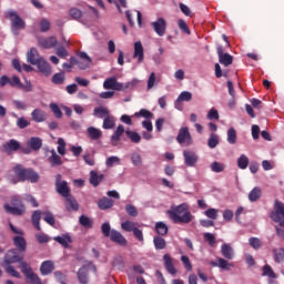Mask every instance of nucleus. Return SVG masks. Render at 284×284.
I'll list each match as a JSON object with an SVG mask.
<instances>
[{
	"label": "nucleus",
	"mask_w": 284,
	"mask_h": 284,
	"mask_svg": "<svg viewBox=\"0 0 284 284\" xmlns=\"http://www.w3.org/2000/svg\"><path fill=\"white\" fill-rule=\"evenodd\" d=\"M248 244L251 247H253V250H261V247H263V243H261V239L258 237L248 239Z\"/></svg>",
	"instance_id": "obj_48"
},
{
	"label": "nucleus",
	"mask_w": 284,
	"mask_h": 284,
	"mask_svg": "<svg viewBox=\"0 0 284 284\" xmlns=\"http://www.w3.org/2000/svg\"><path fill=\"white\" fill-rule=\"evenodd\" d=\"M55 191L63 199L70 196V186H68V182L63 180L61 174L55 175Z\"/></svg>",
	"instance_id": "obj_9"
},
{
	"label": "nucleus",
	"mask_w": 284,
	"mask_h": 284,
	"mask_svg": "<svg viewBox=\"0 0 284 284\" xmlns=\"http://www.w3.org/2000/svg\"><path fill=\"white\" fill-rule=\"evenodd\" d=\"M12 263H20V270L22 274L27 277L28 283L34 284L36 276L34 272H32V267H30V264L28 262L23 261V255H19L17 253V250H9L4 258L1 263V265H12Z\"/></svg>",
	"instance_id": "obj_1"
},
{
	"label": "nucleus",
	"mask_w": 284,
	"mask_h": 284,
	"mask_svg": "<svg viewBox=\"0 0 284 284\" xmlns=\"http://www.w3.org/2000/svg\"><path fill=\"white\" fill-rule=\"evenodd\" d=\"M57 43H59V41L57 40V37H54V36H51L49 38L38 39L39 48H42L44 50H50L52 48H57Z\"/></svg>",
	"instance_id": "obj_13"
},
{
	"label": "nucleus",
	"mask_w": 284,
	"mask_h": 284,
	"mask_svg": "<svg viewBox=\"0 0 284 284\" xmlns=\"http://www.w3.org/2000/svg\"><path fill=\"white\" fill-rule=\"evenodd\" d=\"M219 61L222 65L227 68L229 65H232L234 58L230 53H224V49L222 44H219L216 48Z\"/></svg>",
	"instance_id": "obj_11"
},
{
	"label": "nucleus",
	"mask_w": 284,
	"mask_h": 284,
	"mask_svg": "<svg viewBox=\"0 0 284 284\" xmlns=\"http://www.w3.org/2000/svg\"><path fill=\"white\" fill-rule=\"evenodd\" d=\"M6 19H9L11 22V32L17 37L19 36V30H24L26 29V22L23 19L19 17V13L14 10H9L6 13Z\"/></svg>",
	"instance_id": "obj_4"
},
{
	"label": "nucleus",
	"mask_w": 284,
	"mask_h": 284,
	"mask_svg": "<svg viewBox=\"0 0 284 284\" xmlns=\"http://www.w3.org/2000/svg\"><path fill=\"white\" fill-rule=\"evenodd\" d=\"M114 163H116L119 165V163H121V159L112 155V156L108 158L105 161L106 168H112L114 165Z\"/></svg>",
	"instance_id": "obj_59"
},
{
	"label": "nucleus",
	"mask_w": 284,
	"mask_h": 284,
	"mask_svg": "<svg viewBox=\"0 0 284 284\" xmlns=\"http://www.w3.org/2000/svg\"><path fill=\"white\" fill-rule=\"evenodd\" d=\"M151 26L158 37L165 36V30H168V22H165V19L159 18L156 21L151 22Z\"/></svg>",
	"instance_id": "obj_12"
},
{
	"label": "nucleus",
	"mask_w": 284,
	"mask_h": 284,
	"mask_svg": "<svg viewBox=\"0 0 284 284\" xmlns=\"http://www.w3.org/2000/svg\"><path fill=\"white\" fill-rule=\"evenodd\" d=\"M53 276H54V278H55V281H57L58 283H61V284L65 283V274H63V272H61V271H55V272L53 273Z\"/></svg>",
	"instance_id": "obj_63"
},
{
	"label": "nucleus",
	"mask_w": 284,
	"mask_h": 284,
	"mask_svg": "<svg viewBox=\"0 0 284 284\" xmlns=\"http://www.w3.org/2000/svg\"><path fill=\"white\" fill-rule=\"evenodd\" d=\"M205 216H207V219H211L212 221H216V219H219V210L216 209H209L204 212Z\"/></svg>",
	"instance_id": "obj_52"
},
{
	"label": "nucleus",
	"mask_w": 284,
	"mask_h": 284,
	"mask_svg": "<svg viewBox=\"0 0 284 284\" xmlns=\"http://www.w3.org/2000/svg\"><path fill=\"white\" fill-rule=\"evenodd\" d=\"M65 199V207L68 210V212H79V202H77V200L71 196V195H68Z\"/></svg>",
	"instance_id": "obj_19"
},
{
	"label": "nucleus",
	"mask_w": 284,
	"mask_h": 284,
	"mask_svg": "<svg viewBox=\"0 0 284 284\" xmlns=\"http://www.w3.org/2000/svg\"><path fill=\"white\" fill-rule=\"evenodd\" d=\"M135 116H143V119H152L154 113L150 112V110L141 109L139 112L135 113Z\"/></svg>",
	"instance_id": "obj_55"
},
{
	"label": "nucleus",
	"mask_w": 284,
	"mask_h": 284,
	"mask_svg": "<svg viewBox=\"0 0 284 284\" xmlns=\"http://www.w3.org/2000/svg\"><path fill=\"white\" fill-rule=\"evenodd\" d=\"M87 132L92 141H98L103 136V132L94 126L88 128Z\"/></svg>",
	"instance_id": "obj_29"
},
{
	"label": "nucleus",
	"mask_w": 284,
	"mask_h": 284,
	"mask_svg": "<svg viewBox=\"0 0 284 284\" xmlns=\"http://www.w3.org/2000/svg\"><path fill=\"white\" fill-rule=\"evenodd\" d=\"M39 27L41 32H48L50 30V20L43 18L40 21Z\"/></svg>",
	"instance_id": "obj_57"
},
{
	"label": "nucleus",
	"mask_w": 284,
	"mask_h": 284,
	"mask_svg": "<svg viewBox=\"0 0 284 284\" xmlns=\"http://www.w3.org/2000/svg\"><path fill=\"white\" fill-rule=\"evenodd\" d=\"M53 270H54V262L50 260L42 262V264L40 265V273L42 274V276H50Z\"/></svg>",
	"instance_id": "obj_18"
},
{
	"label": "nucleus",
	"mask_w": 284,
	"mask_h": 284,
	"mask_svg": "<svg viewBox=\"0 0 284 284\" xmlns=\"http://www.w3.org/2000/svg\"><path fill=\"white\" fill-rule=\"evenodd\" d=\"M153 245L155 250H165L168 243L165 242V239L158 235L153 239Z\"/></svg>",
	"instance_id": "obj_34"
},
{
	"label": "nucleus",
	"mask_w": 284,
	"mask_h": 284,
	"mask_svg": "<svg viewBox=\"0 0 284 284\" xmlns=\"http://www.w3.org/2000/svg\"><path fill=\"white\" fill-rule=\"evenodd\" d=\"M69 16L74 21H79V19H81L83 17V11H81V9H79V8L73 7L69 10Z\"/></svg>",
	"instance_id": "obj_37"
},
{
	"label": "nucleus",
	"mask_w": 284,
	"mask_h": 284,
	"mask_svg": "<svg viewBox=\"0 0 284 284\" xmlns=\"http://www.w3.org/2000/svg\"><path fill=\"white\" fill-rule=\"evenodd\" d=\"M63 81H65V73L60 72V73L53 74L52 83H54V85H62Z\"/></svg>",
	"instance_id": "obj_46"
},
{
	"label": "nucleus",
	"mask_w": 284,
	"mask_h": 284,
	"mask_svg": "<svg viewBox=\"0 0 284 284\" xmlns=\"http://www.w3.org/2000/svg\"><path fill=\"white\" fill-rule=\"evenodd\" d=\"M50 109L53 112L55 119H61L63 116V112L57 103H51Z\"/></svg>",
	"instance_id": "obj_51"
},
{
	"label": "nucleus",
	"mask_w": 284,
	"mask_h": 284,
	"mask_svg": "<svg viewBox=\"0 0 284 284\" xmlns=\"http://www.w3.org/2000/svg\"><path fill=\"white\" fill-rule=\"evenodd\" d=\"M11 205L4 204V210L8 212V214H13L14 216H21L23 212H26V206L21 202V199L19 196H13L11 199Z\"/></svg>",
	"instance_id": "obj_6"
},
{
	"label": "nucleus",
	"mask_w": 284,
	"mask_h": 284,
	"mask_svg": "<svg viewBox=\"0 0 284 284\" xmlns=\"http://www.w3.org/2000/svg\"><path fill=\"white\" fill-rule=\"evenodd\" d=\"M14 174L18 176L19 181H30V183H37V172L32 169H23V165L17 164L13 168Z\"/></svg>",
	"instance_id": "obj_5"
},
{
	"label": "nucleus",
	"mask_w": 284,
	"mask_h": 284,
	"mask_svg": "<svg viewBox=\"0 0 284 284\" xmlns=\"http://www.w3.org/2000/svg\"><path fill=\"white\" fill-rule=\"evenodd\" d=\"M58 152L61 156L65 155V140L63 138L58 139Z\"/></svg>",
	"instance_id": "obj_56"
},
{
	"label": "nucleus",
	"mask_w": 284,
	"mask_h": 284,
	"mask_svg": "<svg viewBox=\"0 0 284 284\" xmlns=\"http://www.w3.org/2000/svg\"><path fill=\"white\" fill-rule=\"evenodd\" d=\"M166 213L169 219H171V221H173L175 224L187 225L189 223H192V212H190V206H187L186 203L174 206Z\"/></svg>",
	"instance_id": "obj_2"
},
{
	"label": "nucleus",
	"mask_w": 284,
	"mask_h": 284,
	"mask_svg": "<svg viewBox=\"0 0 284 284\" xmlns=\"http://www.w3.org/2000/svg\"><path fill=\"white\" fill-rule=\"evenodd\" d=\"M27 63H31V65H37V49L31 48L27 53Z\"/></svg>",
	"instance_id": "obj_36"
},
{
	"label": "nucleus",
	"mask_w": 284,
	"mask_h": 284,
	"mask_svg": "<svg viewBox=\"0 0 284 284\" xmlns=\"http://www.w3.org/2000/svg\"><path fill=\"white\" fill-rule=\"evenodd\" d=\"M102 128L104 130H112V128H114V118L108 115L106 118H104V121H103V125Z\"/></svg>",
	"instance_id": "obj_49"
},
{
	"label": "nucleus",
	"mask_w": 284,
	"mask_h": 284,
	"mask_svg": "<svg viewBox=\"0 0 284 284\" xmlns=\"http://www.w3.org/2000/svg\"><path fill=\"white\" fill-rule=\"evenodd\" d=\"M261 196H263V191L261 190V187L255 186L248 193V201H251V203H256V201H258V199H261Z\"/></svg>",
	"instance_id": "obj_27"
},
{
	"label": "nucleus",
	"mask_w": 284,
	"mask_h": 284,
	"mask_svg": "<svg viewBox=\"0 0 284 284\" xmlns=\"http://www.w3.org/2000/svg\"><path fill=\"white\" fill-rule=\"evenodd\" d=\"M263 276H268V278H276V273H274V270H272V266L266 264L263 267Z\"/></svg>",
	"instance_id": "obj_54"
},
{
	"label": "nucleus",
	"mask_w": 284,
	"mask_h": 284,
	"mask_svg": "<svg viewBox=\"0 0 284 284\" xmlns=\"http://www.w3.org/2000/svg\"><path fill=\"white\" fill-rule=\"evenodd\" d=\"M125 212L129 216H132V217L139 216V211L136 210V206L132 204L125 205Z\"/></svg>",
	"instance_id": "obj_50"
},
{
	"label": "nucleus",
	"mask_w": 284,
	"mask_h": 284,
	"mask_svg": "<svg viewBox=\"0 0 284 284\" xmlns=\"http://www.w3.org/2000/svg\"><path fill=\"white\" fill-rule=\"evenodd\" d=\"M184 162L187 168H194L199 162V155L194 151H184L183 152Z\"/></svg>",
	"instance_id": "obj_15"
},
{
	"label": "nucleus",
	"mask_w": 284,
	"mask_h": 284,
	"mask_svg": "<svg viewBox=\"0 0 284 284\" xmlns=\"http://www.w3.org/2000/svg\"><path fill=\"white\" fill-rule=\"evenodd\" d=\"M178 26L182 32L191 34L190 27H187V23L184 20H179Z\"/></svg>",
	"instance_id": "obj_62"
},
{
	"label": "nucleus",
	"mask_w": 284,
	"mask_h": 284,
	"mask_svg": "<svg viewBox=\"0 0 284 284\" xmlns=\"http://www.w3.org/2000/svg\"><path fill=\"white\" fill-rule=\"evenodd\" d=\"M43 221H45V223H48L49 225L54 226L55 220L52 213H43Z\"/></svg>",
	"instance_id": "obj_58"
},
{
	"label": "nucleus",
	"mask_w": 284,
	"mask_h": 284,
	"mask_svg": "<svg viewBox=\"0 0 284 284\" xmlns=\"http://www.w3.org/2000/svg\"><path fill=\"white\" fill-rule=\"evenodd\" d=\"M247 165H250V159H247L245 154H242L237 159V166L240 170H247Z\"/></svg>",
	"instance_id": "obj_42"
},
{
	"label": "nucleus",
	"mask_w": 284,
	"mask_h": 284,
	"mask_svg": "<svg viewBox=\"0 0 284 284\" xmlns=\"http://www.w3.org/2000/svg\"><path fill=\"white\" fill-rule=\"evenodd\" d=\"M271 219L274 223H280L281 227H284V203L275 200L274 211L271 212Z\"/></svg>",
	"instance_id": "obj_7"
},
{
	"label": "nucleus",
	"mask_w": 284,
	"mask_h": 284,
	"mask_svg": "<svg viewBox=\"0 0 284 284\" xmlns=\"http://www.w3.org/2000/svg\"><path fill=\"white\" fill-rule=\"evenodd\" d=\"M203 236H204V241H206V243H209L211 247H214V245H216V237L214 236V234L204 233Z\"/></svg>",
	"instance_id": "obj_53"
},
{
	"label": "nucleus",
	"mask_w": 284,
	"mask_h": 284,
	"mask_svg": "<svg viewBox=\"0 0 284 284\" xmlns=\"http://www.w3.org/2000/svg\"><path fill=\"white\" fill-rule=\"evenodd\" d=\"M28 148H20V150L23 152V154H30L32 150L37 151V138H31L28 142Z\"/></svg>",
	"instance_id": "obj_33"
},
{
	"label": "nucleus",
	"mask_w": 284,
	"mask_h": 284,
	"mask_svg": "<svg viewBox=\"0 0 284 284\" xmlns=\"http://www.w3.org/2000/svg\"><path fill=\"white\" fill-rule=\"evenodd\" d=\"M79 223L80 225H82V227H87L88 230L92 229V220L90 217H88V215H81L79 219Z\"/></svg>",
	"instance_id": "obj_43"
},
{
	"label": "nucleus",
	"mask_w": 284,
	"mask_h": 284,
	"mask_svg": "<svg viewBox=\"0 0 284 284\" xmlns=\"http://www.w3.org/2000/svg\"><path fill=\"white\" fill-rule=\"evenodd\" d=\"M169 227L168 224L164 222H158L155 224V232L160 235V236H165V234H168L169 232Z\"/></svg>",
	"instance_id": "obj_31"
},
{
	"label": "nucleus",
	"mask_w": 284,
	"mask_h": 284,
	"mask_svg": "<svg viewBox=\"0 0 284 284\" xmlns=\"http://www.w3.org/2000/svg\"><path fill=\"white\" fill-rule=\"evenodd\" d=\"M101 232L105 239H110L112 243L120 245V247H125L128 245V240L125 239V236H123L121 232L116 230H112V227L110 226V223L104 222L101 225Z\"/></svg>",
	"instance_id": "obj_3"
},
{
	"label": "nucleus",
	"mask_w": 284,
	"mask_h": 284,
	"mask_svg": "<svg viewBox=\"0 0 284 284\" xmlns=\"http://www.w3.org/2000/svg\"><path fill=\"white\" fill-rule=\"evenodd\" d=\"M133 59H138V63H143V60L145 59V54L143 53V44L141 41L134 43Z\"/></svg>",
	"instance_id": "obj_17"
},
{
	"label": "nucleus",
	"mask_w": 284,
	"mask_h": 284,
	"mask_svg": "<svg viewBox=\"0 0 284 284\" xmlns=\"http://www.w3.org/2000/svg\"><path fill=\"white\" fill-rule=\"evenodd\" d=\"M136 225L139 224L130 220H126L121 223V229L123 230V232H134Z\"/></svg>",
	"instance_id": "obj_32"
},
{
	"label": "nucleus",
	"mask_w": 284,
	"mask_h": 284,
	"mask_svg": "<svg viewBox=\"0 0 284 284\" xmlns=\"http://www.w3.org/2000/svg\"><path fill=\"white\" fill-rule=\"evenodd\" d=\"M217 263H219V267H221V270H230V267H232V264L223 257H219Z\"/></svg>",
	"instance_id": "obj_60"
},
{
	"label": "nucleus",
	"mask_w": 284,
	"mask_h": 284,
	"mask_svg": "<svg viewBox=\"0 0 284 284\" xmlns=\"http://www.w3.org/2000/svg\"><path fill=\"white\" fill-rule=\"evenodd\" d=\"M94 116H98V119H105L110 116V111H108L106 108L99 106L93 110Z\"/></svg>",
	"instance_id": "obj_30"
},
{
	"label": "nucleus",
	"mask_w": 284,
	"mask_h": 284,
	"mask_svg": "<svg viewBox=\"0 0 284 284\" xmlns=\"http://www.w3.org/2000/svg\"><path fill=\"white\" fill-rule=\"evenodd\" d=\"M37 68L43 77H51L52 75V67L48 61H45L43 58L37 59Z\"/></svg>",
	"instance_id": "obj_14"
},
{
	"label": "nucleus",
	"mask_w": 284,
	"mask_h": 284,
	"mask_svg": "<svg viewBox=\"0 0 284 284\" xmlns=\"http://www.w3.org/2000/svg\"><path fill=\"white\" fill-rule=\"evenodd\" d=\"M13 245L17 247L18 252L22 253L26 252L28 247V243L26 242V239L21 235H17L13 237Z\"/></svg>",
	"instance_id": "obj_23"
},
{
	"label": "nucleus",
	"mask_w": 284,
	"mask_h": 284,
	"mask_svg": "<svg viewBox=\"0 0 284 284\" xmlns=\"http://www.w3.org/2000/svg\"><path fill=\"white\" fill-rule=\"evenodd\" d=\"M181 262L183 263L187 272H192V262H190V257H187L186 255H182Z\"/></svg>",
	"instance_id": "obj_61"
},
{
	"label": "nucleus",
	"mask_w": 284,
	"mask_h": 284,
	"mask_svg": "<svg viewBox=\"0 0 284 284\" xmlns=\"http://www.w3.org/2000/svg\"><path fill=\"white\" fill-rule=\"evenodd\" d=\"M6 152H17L21 150V144L17 140H10L6 144H3Z\"/></svg>",
	"instance_id": "obj_26"
},
{
	"label": "nucleus",
	"mask_w": 284,
	"mask_h": 284,
	"mask_svg": "<svg viewBox=\"0 0 284 284\" xmlns=\"http://www.w3.org/2000/svg\"><path fill=\"white\" fill-rule=\"evenodd\" d=\"M104 90H115L116 92H121L123 90H128L130 88V83L123 85V83L116 81V77L108 78L103 82Z\"/></svg>",
	"instance_id": "obj_8"
},
{
	"label": "nucleus",
	"mask_w": 284,
	"mask_h": 284,
	"mask_svg": "<svg viewBox=\"0 0 284 284\" xmlns=\"http://www.w3.org/2000/svg\"><path fill=\"white\" fill-rule=\"evenodd\" d=\"M176 141L180 143V145H192V134L190 133V129L187 126H182L179 130Z\"/></svg>",
	"instance_id": "obj_10"
},
{
	"label": "nucleus",
	"mask_w": 284,
	"mask_h": 284,
	"mask_svg": "<svg viewBox=\"0 0 284 284\" xmlns=\"http://www.w3.org/2000/svg\"><path fill=\"white\" fill-rule=\"evenodd\" d=\"M125 133V126L120 124L116 130L111 135V144L116 148L119 145V141H121V136Z\"/></svg>",
	"instance_id": "obj_16"
},
{
	"label": "nucleus",
	"mask_w": 284,
	"mask_h": 284,
	"mask_svg": "<svg viewBox=\"0 0 284 284\" xmlns=\"http://www.w3.org/2000/svg\"><path fill=\"white\" fill-rule=\"evenodd\" d=\"M105 179V175L97 173V171L90 172V183L93 187H99V183H101Z\"/></svg>",
	"instance_id": "obj_24"
},
{
	"label": "nucleus",
	"mask_w": 284,
	"mask_h": 284,
	"mask_svg": "<svg viewBox=\"0 0 284 284\" xmlns=\"http://www.w3.org/2000/svg\"><path fill=\"white\" fill-rule=\"evenodd\" d=\"M114 206V200L109 197H102L98 202L99 210H110V207Z\"/></svg>",
	"instance_id": "obj_25"
},
{
	"label": "nucleus",
	"mask_w": 284,
	"mask_h": 284,
	"mask_svg": "<svg viewBox=\"0 0 284 284\" xmlns=\"http://www.w3.org/2000/svg\"><path fill=\"white\" fill-rule=\"evenodd\" d=\"M131 161L133 163V165H142L143 163V159L141 158V155L139 153H133L131 155Z\"/></svg>",
	"instance_id": "obj_64"
},
{
	"label": "nucleus",
	"mask_w": 284,
	"mask_h": 284,
	"mask_svg": "<svg viewBox=\"0 0 284 284\" xmlns=\"http://www.w3.org/2000/svg\"><path fill=\"white\" fill-rule=\"evenodd\" d=\"M273 254H274L275 263H283V261H284V248H274Z\"/></svg>",
	"instance_id": "obj_44"
},
{
	"label": "nucleus",
	"mask_w": 284,
	"mask_h": 284,
	"mask_svg": "<svg viewBox=\"0 0 284 284\" xmlns=\"http://www.w3.org/2000/svg\"><path fill=\"white\" fill-rule=\"evenodd\" d=\"M78 280L81 284H88L90 281V277L88 276V267L82 266L78 271Z\"/></svg>",
	"instance_id": "obj_28"
},
{
	"label": "nucleus",
	"mask_w": 284,
	"mask_h": 284,
	"mask_svg": "<svg viewBox=\"0 0 284 284\" xmlns=\"http://www.w3.org/2000/svg\"><path fill=\"white\" fill-rule=\"evenodd\" d=\"M125 134L128 138H130V141L132 143H141V134H139L138 132L126 130Z\"/></svg>",
	"instance_id": "obj_39"
},
{
	"label": "nucleus",
	"mask_w": 284,
	"mask_h": 284,
	"mask_svg": "<svg viewBox=\"0 0 284 284\" xmlns=\"http://www.w3.org/2000/svg\"><path fill=\"white\" fill-rule=\"evenodd\" d=\"M211 170L215 172V174H219L225 170V164L214 161L213 163H211Z\"/></svg>",
	"instance_id": "obj_47"
},
{
	"label": "nucleus",
	"mask_w": 284,
	"mask_h": 284,
	"mask_svg": "<svg viewBox=\"0 0 284 284\" xmlns=\"http://www.w3.org/2000/svg\"><path fill=\"white\" fill-rule=\"evenodd\" d=\"M220 141H219V135L216 133H211L209 140H207V146L211 150H214V148H216V145H219Z\"/></svg>",
	"instance_id": "obj_41"
},
{
	"label": "nucleus",
	"mask_w": 284,
	"mask_h": 284,
	"mask_svg": "<svg viewBox=\"0 0 284 284\" xmlns=\"http://www.w3.org/2000/svg\"><path fill=\"white\" fill-rule=\"evenodd\" d=\"M227 143L231 145L236 144V129L235 128H230L227 130Z\"/></svg>",
	"instance_id": "obj_45"
},
{
	"label": "nucleus",
	"mask_w": 284,
	"mask_h": 284,
	"mask_svg": "<svg viewBox=\"0 0 284 284\" xmlns=\"http://www.w3.org/2000/svg\"><path fill=\"white\" fill-rule=\"evenodd\" d=\"M190 101H192V92H189V91L181 92L175 101L176 110H181V103L190 102Z\"/></svg>",
	"instance_id": "obj_20"
},
{
	"label": "nucleus",
	"mask_w": 284,
	"mask_h": 284,
	"mask_svg": "<svg viewBox=\"0 0 284 284\" xmlns=\"http://www.w3.org/2000/svg\"><path fill=\"white\" fill-rule=\"evenodd\" d=\"M221 254L226 261H232L234 258V248L230 244H222Z\"/></svg>",
	"instance_id": "obj_22"
},
{
	"label": "nucleus",
	"mask_w": 284,
	"mask_h": 284,
	"mask_svg": "<svg viewBox=\"0 0 284 284\" xmlns=\"http://www.w3.org/2000/svg\"><path fill=\"white\" fill-rule=\"evenodd\" d=\"M2 267L7 272V274H10V276H14V278H21V273L14 270V266H12V264L2 265Z\"/></svg>",
	"instance_id": "obj_38"
},
{
	"label": "nucleus",
	"mask_w": 284,
	"mask_h": 284,
	"mask_svg": "<svg viewBox=\"0 0 284 284\" xmlns=\"http://www.w3.org/2000/svg\"><path fill=\"white\" fill-rule=\"evenodd\" d=\"M163 261L166 272L174 276L176 274V268L174 267V263L172 262V256H170V254H164Z\"/></svg>",
	"instance_id": "obj_21"
},
{
	"label": "nucleus",
	"mask_w": 284,
	"mask_h": 284,
	"mask_svg": "<svg viewBox=\"0 0 284 284\" xmlns=\"http://www.w3.org/2000/svg\"><path fill=\"white\" fill-rule=\"evenodd\" d=\"M54 241H57V243H60V245H62L63 247H68L70 243H72V239L70 237V235L55 236Z\"/></svg>",
	"instance_id": "obj_35"
},
{
	"label": "nucleus",
	"mask_w": 284,
	"mask_h": 284,
	"mask_svg": "<svg viewBox=\"0 0 284 284\" xmlns=\"http://www.w3.org/2000/svg\"><path fill=\"white\" fill-rule=\"evenodd\" d=\"M49 161L53 168L63 163V161H61V156H59L54 150L51 151V156L49 158Z\"/></svg>",
	"instance_id": "obj_40"
}]
</instances>
